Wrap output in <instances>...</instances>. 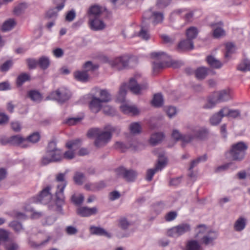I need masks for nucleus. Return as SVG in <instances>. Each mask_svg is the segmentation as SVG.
Segmentation results:
<instances>
[{
    "instance_id": "obj_1",
    "label": "nucleus",
    "mask_w": 250,
    "mask_h": 250,
    "mask_svg": "<svg viewBox=\"0 0 250 250\" xmlns=\"http://www.w3.org/2000/svg\"><path fill=\"white\" fill-rule=\"evenodd\" d=\"M208 134L207 129L202 127H196L191 130V135H182L177 130H173L172 133V137L175 140H181L182 146L184 147L186 143L191 141L194 139H204Z\"/></svg>"
},
{
    "instance_id": "obj_2",
    "label": "nucleus",
    "mask_w": 250,
    "mask_h": 250,
    "mask_svg": "<svg viewBox=\"0 0 250 250\" xmlns=\"http://www.w3.org/2000/svg\"><path fill=\"white\" fill-rule=\"evenodd\" d=\"M87 136L89 138L96 137L95 145L98 147L105 146L111 140L112 134L109 131H104L98 128L90 129Z\"/></svg>"
},
{
    "instance_id": "obj_3",
    "label": "nucleus",
    "mask_w": 250,
    "mask_h": 250,
    "mask_svg": "<svg viewBox=\"0 0 250 250\" xmlns=\"http://www.w3.org/2000/svg\"><path fill=\"white\" fill-rule=\"evenodd\" d=\"M248 145L243 142H239L231 145L229 150L226 153L229 154L234 161H241L243 160L248 149Z\"/></svg>"
},
{
    "instance_id": "obj_4",
    "label": "nucleus",
    "mask_w": 250,
    "mask_h": 250,
    "mask_svg": "<svg viewBox=\"0 0 250 250\" xmlns=\"http://www.w3.org/2000/svg\"><path fill=\"white\" fill-rule=\"evenodd\" d=\"M215 99H209L208 103L204 106V108L208 109L213 107L216 103L224 102L231 99L229 89H224L214 93Z\"/></svg>"
},
{
    "instance_id": "obj_5",
    "label": "nucleus",
    "mask_w": 250,
    "mask_h": 250,
    "mask_svg": "<svg viewBox=\"0 0 250 250\" xmlns=\"http://www.w3.org/2000/svg\"><path fill=\"white\" fill-rule=\"evenodd\" d=\"M71 97L69 90L65 87H61L51 92L46 97V100H56L59 103H64Z\"/></svg>"
},
{
    "instance_id": "obj_6",
    "label": "nucleus",
    "mask_w": 250,
    "mask_h": 250,
    "mask_svg": "<svg viewBox=\"0 0 250 250\" xmlns=\"http://www.w3.org/2000/svg\"><path fill=\"white\" fill-rule=\"evenodd\" d=\"M64 178V174L62 173L59 174L56 177L57 181L62 182L57 186V190L56 192V204L58 206L62 205L64 202L63 190L66 186V182Z\"/></svg>"
},
{
    "instance_id": "obj_7",
    "label": "nucleus",
    "mask_w": 250,
    "mask_h": 250,
    "mask_svg": "<svg viewBox=\"0 0 250 250\" xmlns=\"http://www.w3.org/2000/svg\"><path fill=\"white\" fill-rule=\"evenodd\" d=\"M50 239L51 237L49 235L40 233L30 238L28 244L31 248L37 249L46 245Z\"/></svg>"
},
{
    "instance_id": "obj_8",
    "label": "nucleus",
    "mask_w": 250,
    "mask_h": 250,
    "mask_svg": "<svg viewBox=\"0 0 250 250\" xmlns=\"http://www.w3.org/2000/svg\"><path fill=\"white\" fill-rule=\"evenodd\" d=\"M51 188V187L49 186L43 188L39 194L33 198V202L36 203H40L42 204L49 203L52 197L50 193Z\"/></svg>"
},
{
    "instance_id": "obj_9",
    "label": "nucleus",
    "mask_w": 250,
    "mask_h": 250,
    "mask_svg": "<svg viewBox=\"0 0 250 250\" xmlns=\"http://www.w3.org/2000/svg\"><path fill=\"white\" fill-rule=\"evenodd\" d=\"M190 226L187 223H183L168 229L167 234L173 237H179L190 230Z\"/></svg>"
},
{
    "instance_id": "obj_10",
    "label": "nucleus",
    "mask_w": 250,
    "mask_h": 250,
    "mask_svg": "<svg viewBox=\"0 0 250 250\" xmlns=\"http://www.w3.org/2000/svg\"><path fill=\"white\" fill-rule=\"evenodd\" d=\"M63 159V153L58 149L43 156L41 160V164L45 166L49 163L61 161Z\"/></svg>"
},
{
    "instance_id": "obj_11",
    "label": "nucleus",
    "mask_w": 250,
    "mask_h": 250,
    "mask_svg": "<svg viewBox=\"0 0 250 250\" xmlns=\"http://www.w3.org/2000/svg\"><path fill=\"white\" fill-rule=\"evenodd\" d=\"M117 174L122 176L126 181L132 182L135 179L137 173L133 170H128L124 167H120L116 170Z\"/></svg>"
},
{
    "instance_id": "obj_12",
    "label": "nucleus",
    "mask_w": 250,
    "mask_h": 250,
    "mask_svg": "<svg viewBox=\"0 0 250 250\" xmlns=\"http://www.w3.org/2000/svg\"><path fill=\"white\" fill-rule=\"evenodd\" d=\"M128 86L132 93L138 94L141 91L147 88V84L146 83L140 85L137 83L136 79L132 78L130 79Z\"/></svg>"
},
{
    "instance_id": "obj_13",
    "label": "nucleus",
    "mask_w": 250,
    "mask_h": 250,
    "mask_svg": "<svg viewBox=\"0 0 250 250\" xmlns=\"http://www.w3.org/2000/svg\"><path fill=\"white\" fill-rule=\"evenodd\" d=\"M166 160H161L160 156H159V160L157 164L156 165L155 168L154 169H149L147 170L146 179L148 181H151L155 173L158 170H161L163 167H164L166 165Z\"/></svg>"
},
{
    "instance_id": "obj_14",
    "label": "nucleus",
    "mask_w": 250,
    "mask_h": 250,
    "mask_svg": "<svg viewBox=\"0 0 250 250\" xmlns=\"http://www.w3.org/2000/svg\"><path fill=\"white\" fill-rule=\"evenodd\" d=\"M105 9L98 5H91L87 11L88 18H101Z\"/></svg>"
},
{
    "instance_id": "obj_15",
    "label": "nucleus",
    "mask_w": 250,
    "mask_h": 250,
    "mask_svg": "<svg viewBox=\"0 0 250 250\" xmlns=\"http://www.w3.org/2000/svg\"><path fill=\"white\" fill-rule=\"evenodd\" d=\"M88 24L90 28L94 31L102 30L105 27V24L101 18H89Z\"/></svg>"
},
{
    "instance_id": "obj_16",
    "label": "nucleus",
    "mask_w": 250,
    "mask_h": 250,
    "mask_svg": "<svg viewBox=\"0 0 250 250\" xmlns=\"http://www.w3.org/2000/svg\"><path fill=\"white\" fill-rule=\"evenodd\" d=\"M128 60L124 57H118L110 62V64L113 68L117 70H122L128 65Z\"/></svg>"
},
{
    "instance_id": "obj_17",
    "label": "nucleus",
    "mask_w": 250,
    "mask_h": 250,
    "mask_svg": "<svg viewBox=\"0 0 250 250\" xmlns=\"http://www.w3.org/2000/svg\"><path fill=\"white\" fill-rule=\"evenodd\" d=\"M104 103L99 98L93 97L89 104L90 110L95 113H98L103 106Z\"/></svg>"
},
{
    "instance_id": "obj_18",
    "label": "nucleus",
    "mask_w": 250,
    "mask_h": 250,
    "mask_svg": "<svg viewBox=\"0 0 250 250\" xmlns=\"http://www.w3.org/2000/svg\"><path fill=\"white\" fill-rule=\"evenodd\" d=\"M97 211V208L96 207L90 208L86 207H81L77 208V213L82 217H88L96 214Z\"/></svg>"
},
{
    "instance_id": "obj_19",
    "label": "nucleus",
    "mask_w": 250,
    "mask_h": 250,
    "mask_svg": "<svg viewBox=\"0 0 250 250\" xmlns=\"http://www.w3.org/2000/svg\"><path fill=\"white\" fill-rule=\"evenodd\" d=\"M210 26L211 27L214 28L212 33V35L214 38H219L225 35V31L222 28L223 23L222 21L215 23H211Z\"/></svg>"
},
{
    "instance_id": "obj_20",
    "label": "nucleus",
    "mask_w": 250,
    "mask_h": 250,
    "mask_svg": "<svg viewBox=\"0 0 250 250\" xmlns=\"http://www.w3.org/2000/svg\"><path fill=\"white\" fill-rule=\"evenodd\" d=\"M164 19V16L163 13L157 11L153 12L150 18L151 22L154 26L162 23Z\"/></svg>"
},
{
    "instance_id": "obj_21",
    "label": "nucleus",
    "mask_w": 250,
    "mask_h": 250,
    "mask_svg": "<svg viewBox=\"0 0 250 250\" xmlns=\"http://www.w3.org/2000/svg\"><path fill=\"white\" fill-rule=\"evenodd\" d=\"M89 231L90 233L93 235L104 236L108 238L111 237L110 234L101 227L91 226L89 228Z\"/></svg>"
},
{
    "instance_id": "obj_22",
    "label": "nucleus",
    "mask_w": 250,
    "mask_h": 250,
    "mask_svg": "<svg viewBox=\"0 0 250 250\" xmlns=\"http://www.w3.org/2000/svg\"><path fill=\"white\" fill-rule=\"evenodd\" d=\"M216 237L217 234L215 231H209L202 238L201 243L206 245L210 244Z\"/></svg>"
},
{
    "instance_id": "obj_23",
    "label": "nucleus",
    "mask_w": 250,
    "mask_h": 250,
    "mask_svg": "<svg viewBox=\"0 0 250 250\" xmlns=\"http://www.w3.org/2000/svg\"><path fill=\"white\" fill-rule=\"evenodd\" d=\"M223 113V116L235 118L240 115L238 110L229 109L227 107H224L220 110V113Z\"/></svg>"
},
{
    "instance_id": "obj_24",
    "label": "nucleus",
    "mask_w": 250,
    "mask_h": 250,
    "mask_svg": "<svg viewBox=\"0 0 250 250\" xmlns=\"http://www.w3.org/2000/svg\"><path fill=\"white\" fill-rule=\"evenodd\" d=\"M193 48V43L190 40H185L180 42L178 45V49L180 50H191Z\"/></svg>"
},
{
    "instance_id": "obj_25",
    "label": "nucleus",
    "mask_w": 250,
    "mask_h": 250,
    "mask_svg": "<svg viewBox=\"0 0 250 250\" xmlns=\"http://www.w3.org/2000/svg\"><path fill=\"white\" fill-rule=\"evenodd\" d=\"M75 79L80 82L85 83L88 81L89 76L85 71H77L74 73Z\"/></svg>"
},
{
    "instance_id": "obj_26",
    "label": "nucleus",
    "mask_w": 250,
    "mask_h": 250,
    "mask_svg": "<svg viewBox=\"0 0 250 250\" xmlns=\"http://www.w3.org/2000/svg\"><path fill=\"white\" fill-rule=\"evenodd\" d=\"M121 111L124 114H131L133 115H137L139 113L138 109L134 106H129L126 104L120 106Z\"/></svg>"
},
{
    "instance_id": "obj_27",
    "label": "nucleus",
    "mask_w": 250,
    "mask_h": 250,
    "mask_svg": "<svg viewBox=\"0 0 250 250\" xmlns=\"http://www.w3.org/2000/svg\"><path fill=\"white\" fill-rule=\"evenodd\" d=\"M164 137V134L163 133L158 132L154 133L151 135L149 142L153 146L156 145L162 141Z\"/></svg>"
},
{
    "instance_id": "obj_28",
    "label": "nucleus",
    "mask_w": 250,
    "mask_h": 250,
    "mask_svg": "<svg viewBox=\"0 0 250 250\" xmlns=\"http://www.w3.org/2000/svg\"><path fill=\"white\" fill-rule=\"evenodd\" d=\"M209 70V69L204 67H199L195 71V76L198 80L204 79L208 75Z\"/></svg>"
},
{
    "instance_id": "obj_29",
    "label": "nucleus",
    "mask_w": 250,
    "mask_h": 250,
    "mask_svg": "<svg viewBox=\"0 0 250 250\" xmlns=\"http://www.w3.org/2000/svg\"><path fill=\"white\" fill-rule=\"evenodd\" d=\"M8 142L13 145H20L24 142L26 143V140L19 135H14L8 138Z\"/></svg>"
},
{
    "instance_id": "obj_30",
    "label": "nucleus",
    "mask_w": 250,
    "mask_h": 250,
    "mask_svg": "<svg viewBox=\"0 0 250 250\" xmlns=\"http://www.w3.org/2000/svg\"><path fill=\"white\" fill-rule=\"evenodd\" d=\"M206 60L208 64L213 68H220L222 66V63L218 60H216L212 56L207 57Z\"/></svg>"
},
{
    "instance_id": "obj_31",
    "label": "nucleus",
    "mask_w": 250,
    "mask_h": 250,
    "mask_svg": "<svg viewBox=\"0 0 250 250\" xmlns=\"http://www.w3.org/2000/svg\"><path fill=\"white\" fill-rule=\"evenodd\" d=\"M246 225V219L243 217H239L234 225V229L237 231H240L244 229Z\"/></svg>"
},
{
    "instance_id": "obj_32",
    "label": "nucleus",
    "mask_w": 250,
    "mask_h": 250,
    "mask_svg": "<svg viewBox=\"0 0 250 250\" xmlns=\"http://www.w3.org/2000/svg\"><path fill=\"white\" fill-rule=\"evenodd\" d=\"M226 52L225 57L226 59H229L232 54L234 52L235 47L234 43L232 42H227L225 44Z\"/></svg>"
},
{
    "instance_id": "obj_33",
    "label": "nucleus",
    "mask_w": 250,
    "mask_h": 250,
    "mask_svg": "<svg viewBox=\"0 0 250 250\" xmlns=\"http://www.w3.org/2000/svg\"><path fill=\"white\" fill-rule=\"evenodd\" d=\"M237 69L243 72L250 71V60L244 59L237 67Z\"/></svg>"
},
{
    "instance_id": "obj_34",
    "label": "nucleus",
    "mask_w": 250,
    "mask_h": 250,
    "mask_svg": "<svg viewBox=\"0 0 250 250\" xmlns=\"http://www.w3.org/2000/svg\"><path fill=\"white\" fill-rule=\"evenodd\" d=\"M30 80V76L25 73L21 74L16 80V84L18 86H21L25 82Z\"/></svg>"
},
{
    "instance_id": "obj_35",
    "label": "nucleus",
    "mask_w": 250,
    "mask_h": 250,
    "mask_svg": "<svg viewBox=\"0 0 250 250\" xmlns=\"http://www.w3.org/2000/svg\"><path fill=\"white\" fill-rule=\"evenodd\" d=\"M184 250H201L200 246L196 240L188 241Z\"/></svg>"
},
{
    "instance_id": "obj_36",
    "label": "nucleus",
    "mask_w": 250,
    "mask_h": 250,
    "mask_svg": "<svg viewBox=\"0 0 250 250\" xmlns=\"http://www.w3.org/2000/svg\"><path fill=\"white\" fill-rule=\"evenodd\" d=\"M163 103V99L162 94L160 93L155 94L151 102L152 104L155 107H160L162 105Z\"/></svg>"
},
{
    "instance_id": "obj_37",
    "label": "nucleus",
    "mask_w": 250,
    "mask_h": 250,
    "mask_svg": "<svg viewBox=\"0 0 250 250\" xmlns=\"http://www.w3.org/2000/svg\"><path fill=\"white\" fill-rule=\"evenodd\" d=\"M198 33V31L196 27H190L187 30L186 35L187 39L192 41V39L197 37Z\"/></svg>"
},
{
    "instance_id": "obj_38",
    "label": "nucleus",
    "mask_w": 250,
    "mask_h": 250,
    "mask_svg": "<svg viewBox=\"0 0 250 250\" xmlns=\"http://www.w3.org/2000/svg\"><path fill=\"white\" fill-rule=\"evenodd\" d=\"M81 144V140L80 139H76L67 142L66 144V146L68 149H73L75 150L80 147Z\"/></svg>"
},
{
    "instance_id": "obj_39",
    "label": "nucleus",
    "mask_w": 250,
    "mask_h": 250,
    "mask_svg": "<svg viewBox=\"0 0 250 250\" xmlns=\"http://www.w3.org/2000/svg\"><path fill=\"white\" fill-rule=\"evenodd\" d=\"M28 97L33 101L40 102L42 96L41 93L36 90H30L28 93Z\"/></svg>"
},
{
    "instance_id": "obj_40",
    "label": "nucleus",
    "mask_w": 250,
    "mask_h": 250,
    "mask_svg": "<svg viewBox=\"0 0 250 250\" xmlns=\"http://www.w3.org/2000/svg\"><path fill=\"white\" fill-rule=\"evenodd\" d=\"M49 64L50 61L48 57L42 56L38 60V65L43 70L47 69Z\"/></svg>"
},
{
    "instance_id": "obj_41",
    "label": "nucleus",
    "mask_w": 250,
    "mask_h": 250,
    "mask_svg": "<svg viewBox=\"0 0 250 250\" xmlns=\"http://www.w3.org/2000/svg\"><path fill=\"white\" fill-rule=\"evenodd\" d=\"M16 22L13 19H9L5 21L1 27L3 31H7L11 30L15 25Z\"/></svg>"
},
{
    "instance_id": "obj_42",
    "label": "nucleus",
    "mask_w": 250,
    "mask_h": 250,
    "mask_svg": "<svg viewBox=\"0 0 250 250\" xmlns=\"http://www.w3.org/2000/svg\"><path fill=\"white\" fill-rule=\"evenodd\" d=\"M223 113H220V111L213 115L210 119V122L212 125H216L220 123L221 121L222 118L224 117L223 116Z\"/></svg>"
},
{
    "instance_id": "obj_43",
    "label": "nucleus",
    "mask_w": 250,
    "mask_h": 250,
    "mask_svg": "<svg viewBox=\"0 0 250 250\" xmlns=\"http://www.w3.org/2000/svg\"><path fill=\"white\" fill-rule=\"evenodd\" d=\"M126 84L124 83L120 88L118 100L120 102H123L125 101V96L126 93Z\"/></svg>"
},
{
    "instance_id": "obj_44",
    "label": "nucleus",
    "mask_w": 250,
    "mask_h": 250,
    "mask_svg": "<svg viewBox=\"0 0 250 250\" xmlns=\"http://www.w3.org/2000/svg\"><path fill=\"white\" fill-rule=\"evenodd\" d=\"M73 179L76 184L81 185L85 180V176L83 173L77 172L74 176Z\"/></svg>"
},
{
    "instance_id": "obj_45",
    "label": "nucleus",
    "mask_w": 250,
    "mask_h": 250,
    "mask_svg": "<svg viewBox=\"0 0 250 250\" xmlns=\"http://www.w3.org/2000/svg\"><path fill=\"white\" fill-rule=\"evenodd\" d=\"M27 8L25 3H21L16 6L14 9V14L16 15H20L24 12Z\"/></svg>"
},
{
    "instance_id": "obj_46",
    "label": "nucleus",
    "mask_w": 250,
    "mask_h": 250,
    "mask_svg": "<svg viewBox=\"0 0 250 250\" xmlns=\"http://www.w3.org/2000/svg\"><path fill=\"white\" fill-rule=\"evenodd\" d=\"M196 231L197 234L196 235V237H199L201 234L206 235L210 230H208V229L205 225H199L197 227Z\"/></svg>"
},
{
    "instance_id": "obj_47",
    "label": "nucleus",
    "mask_w": 250,
    "mask_h": 250,
    "mask_svg": "<svg viewBox=\"0 0 250 250\" xmlns=\"http://www.w3.org/2000/svg\"><path fill=\"white\" fill-rule=\"evenodd\" d=\"M101 100L104 103H107L110 101L111 96L106 90H101L100 92Z\"/></svg>"
},
{
    "instance_id": "obj_48",
    "label": "nucleus",
    "mask_w": 250,
    "mask_h": 250,
    "mask_svg": "<svg viewBox=\"0 0 250 250\" xmlns=\"http://www.w3.org/2000/svg\"><path fill=\"white\" fill-rule=\"evenodd\" d=\"M129 129L132 134L139 133L141 131V126L138 123H133L130 125Z\"/></svg>"
},
{
    "instance_id": "obj_49",
    "label": "nucleus",
    "mask_w": 250,
    "mask_h": 250,
    "mask_svg": "<svg viewBox=\"0 0 250 250\" xmlns=\"http://www.w3.org/2000/svg\"><path fill=\"white\" fill-rule=\"evenodd\" d=\"M153 73L154 74H157L165 67V64L163 62H154L153 63Z\"/></svg>"
},
{
    "instance_id": "obj_50",
    "label": "nucleus",
    "mask_w": 250,
    "mask_h": 250,
    "mask_svg": "<svg viewBox=\"0 0 250 250\" xmlns=\"http://www.w3.org/2000/svg\"><path fill=\"white\" fill-rule=\"evenodd\" d=\"M40 135L39 133L35 132L25 138L26 142L35 143L39 141Z\"/></svg>"
},
{
    "instance_id": "obj_51",
    "label": "nucleus",
    "mask_w": 250,
    "mask_h": 250,
    "mask_svg": "<svg viewBox=\"0 0 250 250\" xmlns=\"http://www.w3.org/2000/svg\"><path fill=\"white\" fill-rule=\"evenodd\" d=\"M99 67L97 64H94L90 61L86 62L83 65V68L85 69V71H94Z\"/></svg>"
},
{
    "instance_id": "obj_52",
    "label": "nucleus",
    "mask_w": 250,
    "mask_h": 250,
    "mask_svg": "<svg viewBox=\"0 0 250 250\" xmlns=\"http://www.w3.org/2000/svg\"><path fill=\"white\" fill-rule=\"evenodd\" d=\"M130 225V223L125 217H121L119 220V226L123 229H127Z\"/></svg>"
},
{
    "instance_id": "obj_53",
    "label": "nucleus",
    "mask_w": 250,
    "mask_h": 250,
    "mask_svg": "<svg viewBox=\"0 0 250 250\" xmlns=\"http://www.w3.org/2000/svg\"><path fill=\"white\" fill-rule=\"evenodd\" d=\"M207 159L206 155H204L203 156L199 157L197 159L192 161L191 163L189 170H191L194 167H195L197 164L200 162L205 161Z\"/></svg>"
},
{
    "instance_id": "obj_54",
    "label": "nucleus",
    "mask_w": 250,
    "mask_h": 250,
    "mask_svg": "<svg viewBox=\"0 0 250 250\" xmlns=\"http://www.w3.org/2000/svg\"><path fill=\"white\" fill-rule=\"evenodd\" d=\"M72 201L76 205H81L83 201L84 196L82 194L73 195L71 197Z\"/></svg>"
},
{
    "instance_id": "obj_55",
    "label": "nucleus",
    "mask_w": 250,
    "mask_h": 250,
    "mask_svg": "<svg viewBox=\"0 0 250 250\" xmlns=\"http://www.w3.org/2000/svg\"><path fill=\"white\" fill-rule=\"evenodd\" d=\"M13 62L11 60H8L4 62L0 67V70L1 72L7 71L12 66Z\"/></svg>"
},
{
    "instance_id": "obj_56",
    "label": "nucleus",
    "mask_w": 250,
    "mask_h": 250,
    "mask_svg": "<svg viewBox=\"0 0 250 250\" xmlns=\"http://www.w3.org/2000/svg\"><path fill=\"white\" fill-rule=\"evenodd\" d=\"M58 149L56 147V143L54 141H51L49 143L46 149V155L50 154L53 151Z\"/></svg>"
},
{
    "instance_id": "obj_57",
    "label": "nucleus",
    "mask_w": 250,
    "mask_h": 250,
    "mask_svg": "<svg viewBox=\"0 0 250 250\" xmlns=\"http://www.w3.org/2000/svg\"><path fill=\"white\" fill-rule=\"evenodd\" d=\"M138 36L145 40H148L150 37L148 31L145 29L144 27L141 28V29L139 33Z\"/></svg>"
},
{
    "instance_id": "obj_58",
    "label": "nucleus",
    "mask_w": 250,
    "mask_h": 250,
    "mask_svg": "<svg viewBox=\"0 0 250 250\" xmlns=\"http://www.w3.org/2000/svg\"><path fill=\"white\" fill-rule=\"evenodd\" d=\"M177 213L176 211H170L166 214L165 218L167 222H170L174 220L177 217Z\"/></svg>"
},
{
    "instance_id": "obj_59",
    "label": "nucleus",
    "mask_w": 250,
    "mask_h": 250,
    "mask_svg": "<svg viewBox=\"0 0 250 250\" xmlns=\"http://www.w3.org/2000/svg\"><path fill=\"white\" fill-rule=\"evenodd\" d=\"M26 62L29 69H34L38 65V61L34 59H28L26 60Z\"/></svg>"
},
{
    "instance_id": "obj_60",
    "label": "nucleus",
    "mask_w": 250,
    "mask_h": 250,
    "mask_svg": "<svg viewBox=\"0 0 250 250\" xmlns=\"http://www.w3.org/2000/svg\"><path fill=\"white\" fill-rule=\"evenodd\" d=\"M66 0H53L54 3L57 5L55 9L58 11L63 9Z\"/></svg>"
},
{
    "instance_id": "obj_61",
    "label": "nucleus",
    "mask_w": 250,
    "mask_h": 250,
    "mask_svg": "<svg viewBox=\"0 0 250 250\" xmlns=\"http://www.w3.org/2000/svg\"><path fill=\"white\" fill-rule=\"evenodd\" d=\"M10 226L17 232H19L22 229L21 224L14 221L10 223Z\"/></svg>"
},
{
    "instance_id": "obj_62",
    "label": "nucleus",
    "mask_w": 250,
    "mask_h": 250,
    "mask_svg": "<svg viewBox=\"0 0 250 250\" xmlns=\"http://www.w3.org/2000/svg\"><path fill=\"white\" fill-rule=\"evenodd\" d=\"M186 9H178L175 10L173 11L171 14V15L172 16H174L175 15L179 16L180 18L183 19V17L184 16V14L185 13Z\"/></svg>"
},
{
    "instance_id": "obj_63",
    "label": "nucleus",
    "mask_w": 250,
    "mask_h": 250,
    "mask_svg": "<svg viewBox=\"0 0 250 250\" xmlns=\"http://www.w3.org/2000/svg\"><path fill=\"white\" fill-rule=\"evenodd\" d=\"M103 112L107 115H111L114 113V109L108 105H104L103 106Z\"/></svg>"
},
{
    "instance_id": "obj_64",
    "label": "nucleus",
    "mask_w": 250,
    "mask_h": 250,
    "mask_svg": "<svg viewBox=\"0 0 250 250\" xmlns=\"http://www.w3.org/2000/svg\"><path fill=\"white\" fill-rule=\"evenodd\" d=\"M163 42L166 43H172L174 42V39L170 38L167 35L163 34L160 36Z\"/></svg>"
}]
</instances>
